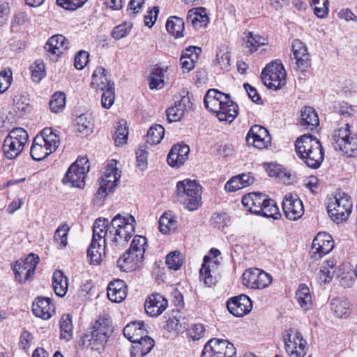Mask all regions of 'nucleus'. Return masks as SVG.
<instances>
[{
    "mask_svg": "<svg viewBox=\"0 0 357 357\" xmlns=\"http://www.w3.org/2000/svg\"><path fill=\"white\" fill-rule=\"evenodd\" d=\"M295 150L298 157L308 167L317 169L324 158V148L316 137L312 135H303L297 138Z\"/></svg>",
    "mask_w": 357,
    "mask_h": 357,
    "instance_id": "f257e3e1",
    "label": "nucleus"
},
{
    "mask_svg": "<svg viewBox=\"0 0 357 357\" xmlns=\"http://www.w3.org/2000/svg\"><path fill=\"white\" fill-rule=\"evenodd\" d=\"M135 220L130 214H117L111 220L107 238L114 250L125 247L135 231Z\"/></svg>",
    "mask_w": 357,
    "mask_h": 357,
    "instance_id": "f03ea898",
    "label": "nucleus"
},
{
    "mask_svg": "<svg viewBox=\"0 0 357 357\" xmlns=\"http://www.w3.org/2000/svg\"><path fill=\"white\" fill-rule=\"evenodd\" d=\"M202 186L196 180L188 178L177 182L175 195L177 202L190 211L197 210L202 204Z\"/></svg>",
    "mask_w": 357,
    "mask_h": 357,
    "instance_id": "7ed1b4c3",
    "label": "nucleus"
},
{
    "mask_svg": "<svg viewBox=\"0 0 357 357\" xmlns=\"http://www.w3.org/2000/svg\"><path fill=\"white\" fill-rule=\"evenodd\" d=\"M60 139L56 130L44 128L33 139L30 154L34 160H42L54 152L59 147Z\"/></svg>",
    "mask_w": 357,
    "mask_h": 357,
    "instance_id": "20e7f679",
    "label": "nucleus"
},
{
    "mask_svg": "<svg viewBox=\"0 0 357 357\" xmlns=\"http://www.w3.org/2000/svg\"><path fill=\"white\" fill-rule=\"evenodd\" d=\"M112 321L107 315L100 317L92 327L89 333H86L82 342L84 345L91 346L92 349L98 350L104 347L113 331Z\"/></svg>",
    "mask_w": 357,
    "mask_h": 357,
    "instance_id": "39448f33",
    "label": "nucleus"
},
{
    "mask_svg": "<svg viewBox=\"0 0 357 357\" xmlns=\"http://www.w3.org/2000/svg\"><path fill=\"white\" fill-rule=\"evenodd\" d=\"M331 143L335 151H340L348 157L357 155V136L350 131L349 123H343L334 130Z\"/></svg>",
    "mask_w": 357,
    "mask_h": 357,
    "instance_id": "423d86ee",
    "label": "nucleus"
},
{
    "mask_svg": "<svg viewBox=\"0 0 357 357\" xmlns=\"http://www.w3.org/2000/svg\"><path fill=\"white\" fill-rule=\"evenodd\" d=\"M147 246L146 238L144 236H135L132 241L129 250L117 261V265L121 271H132L141 262Z\"/></svg>",
    "mask_w": 357,
    "mask_h": 357,
    "instance_id": "0eeeda50",
    "label": "nucleus"
},
{
    "mask_svg": "<svg viewBox=\"0 0 357 357\" xmlns=\"http://www.w3.org/2000/svg\"><path fill=\"white\" fill-rule=\"evenodd\" d=\"M352 202L350 196L342 192H337L330 199L327 209L331 218L337 223L346 220L352 210Z\"/></svg>",
    "mask_w": 357,
    "mask_h": 357,
    "instance_id": "6e6552de",
    "label": "nucleus"
},
{
    "mask_svg": "<svg viewBox=\"0 0 357 357\" xmlns=\"http://www.w3.org/2000/svg\"><path fill=\"white\" fill-rule=\"evenodd\" d=\"M213 92H206L204 97V105L207 109L215 113L220 121L232 122L238 114V106L236 102H216L212 98Z\"/></svg>",
    "mask_w": 357,
    "mask_h": 357,
    "instance_id": "1a4fd4ad",
    "label": "nucleus"
},
{
    "mask_svg": "<svg viewBox=\"0 0 357 357\" xmlns=\"http://www.w3.org/2000/svg\"><path fill=\"white\" fill-rule=\"evenodd\" d=\"M28 133L22 128H13L3 142L5 156L10 160L16 158L23 151L27 141Z\"/></svg>",
    "mask_w": 357,
    "mask_h": 357,
    "instance_id": "9d476101",
    "label": "nucleus"
},
{
    "mask_svg": "<svg viewBox=\"0 0 357 357\" xmlns=\"http://www.w3.org/2000/svg\"><path fill=\"white\" fill-rule=\"evenodd\" d=\"M264 84L273 90L281 89L286 84V71L280 60H275L266 65L261 72Z\"/></svg>",
    "mask_w": 357,
    "mask_h": 357,
    "instance_id": "9b49d317",
    "label": "nucleus"
},
{
    "mask_svg": "<svg viewBox=\"0 0 357 357\" xmlns=\"http://www.w3.org/2000/svg\"><path fill=\"white\" fill-rule=\"evenodd\" d=\"M89 162L86 158H78L68 168L62 179L63 183L70 187L83 188L85 185L86 174L89 171Z\"/></svg>",
    "mask_w": 357,
    "mask_h": 357,
    "instance_id": "f8f14e48",
    "label": "nucleus"
},
{
    "mask_svg": "<svg viewBox=\"0 0 357 357\" xmlns=\"http://www.w3.org/2000/svg\"><path fill=\"white\" fill-rule=\"evenodd\" d=\"M284 349L289 357H304L307 351V342L300 331L289 328L283 335Z\"/></svg>",
    "mask_w": 357,
    "mask_h": 357,
    "instance_id": "ddd939ff",
    "label": "nucleus"
},
{
    "mask_svg": "<svg viewBox=\"0 0 357 357\" xmlns=\"http://www.w3.org/2000/svg\"><path fill=\"white\" fill-rule=\"evenodd\" d=\"M39 261V257L33 253L28 255L24 258L17 260L13 266L15 279L20 283H25L34 274Z\"/></svg>",
    "mask_w": 357,
    "mask_h": 357,
    "instance_id": "4468645a",
    "label": "nucleus"
},
{
    "mask_svg": "<svg viewBox=\"0 0 357 357\" xmlns=\"http://www.w3.org/2000/svg\"><path fill=\"white\" fill-rule=\"evenodd\" d=\"M236 348L227 340L213 338L204 346L202 357H234Z\"/></svg>",
    "mask_w": 357,
    "mask_h": 357,
    "instance_id": "2eb2a0df",
    "label": "nucleus"
},
{
    "mask_svg": "<svg viewBox=\"0 0 357 357\" xmlns=\"http://www.w3.org/2000/svg\"><path fill=\"white\" fill-rule=\"evenodd\" d=\"M120 178L119 170L112 164L107 165L105 168L103 176L100 181V187L96 194V199H102L112 192Z\"/></svg>",
    "mask_w": 357,
    "mask_h": 357,
    "instance_id": "dca6fc26",
    "label": "nucleus"
},
{
    "mask_svg": "<svg viewBox=\"0 0 357 357\" xmlns=\"http://www.w3.org/2000/svg\"><path fill=\"white\" fill-rule=\"evenodd\" d=\"M243 284L252 289H264L272 282V277L261 269L252 268L244 271Z\"/></svg>",
    "mask_w": 357,
    "mask_h": 357,
    "instance_id": "f3484780",
    "label": "nucleus"
},
{
    "mask_svg": "<svg viewBox=\"0 0 357 357\" xmlns=\"http://www.w3.org/2000/svg\"><path fill=\"white\" fill-rule=\"evenodd\" d=\"M69 48L70 43L68 40L61 34H56L50 37L44 47L46 56L53 61H56L59 57L66 53Z\"/></svg>",
    "mask_w": 357,
    "mask_h": 357,
    "instance_id": "a211bd4d",
    "label": "nucleus"
},
{
    "mask_svg": "<svg viewBox=\"0 0 357 357\" xmlns=\"http://www.w3.org/2000/svg\"><path fill=\"white\" fill-rule=\"evenodd\" d=\"M282 209L285 217L291 221L300 219L304 214L303 202L296 195H285L282 202Z\"/></svg>",
    "mask_w": 357,
    "mask_h": 357,
    "instance_id": "6ab92c4d",
    "label": "nucleus"
},
{
    "mask_svg": "<svg viewBox=\"0 0 357 357\" xmlns=\"http://www.w3.org/2000/svg\"><path fill=\"white\" fill-rule=\"evenodd\" d=\"M334 247L332 237L326 233H319L314 238L310 249L311 257L317 260L329 253Z\"/></svg>",
    "mask_w": 357,
    "mask_h": 357,
    "instance_id": "aec40b11",
    "label": "nucleus"
},
{
    "mask_svg": "<svg viewBox=\"0 0 357 357\" xmlns=\"http://www.w3.org/2000/svg\"><path fill=\"white\" fill-rule=\"evenodd\" d=\"M246 142L258 149L267 148L271 143V137L268 131L259 125H254L249 130L246 135Z\"/></svg>",
    "mask_w": 357,
    "mask_h": 357,
    "instance_id": "412c9836",
    "label": "nucleus"
},
{
    "mask_svg": "<svg viewBox=\"0 0 357 357\" xmlns=\"http://www.w3.org/2000/svg\"><path fill=\"white\" fill-rule=\"evenodd\" d=\"M227 307L231 314L241 317L251 311L252 302L248 296L241 294L229 298L227 303Z\"/></svg>",
    "mask_w": 357,
    "mask_h": 357,
    "instance_id": "4be33fe9",
    "label": "nucleus"
},
{
    "mask_svg": "<svg viewBox=\"0 0 357 357\" xmlns=\"http://www.w3.org/2000/svg\"><path fill=\"white\" fill-rule=\"evenodd\" d=\"M294 58L296 61L297 70L305 72L311 66L310 54L305 43L298 39L292 43Z\"/></svg>",
    "mask_w": 357,
    "mask_h": 357,
    "instance_id": "5701e85b",
    "label": "nucleus"
},
{
    "mask_svg": "<svg viewBox=\"0 0 357 357\" xmlns=\"http://www.w3.org/2000/svg\"><path fill=\"white\" fill-rule=\"evenodd\" d=\"M167 300L160 294H153L148 297L144 303L146 314L152 317L160 315L167 307Z\"/></svg>",
    "mask_w": 357,
    "mask_h": 357,
    "instance_id": "b1692460",
    "label": "nucleus"
},
{
    "mask_svg": "<svg viewBox=\"0 0 357 357\" xmlns=\"http://www.w3.org/2000/svg\"><path fill=\"white\" fill-rule=\"evenodd\" d=\"M33 314L43 320L50 319L55 312V307L49 298L38 297L32 303Z\"/></svg>",
    "mask_w": 357,
    "mask_h": 357,
    "instance_id": "393cba45",
    "label": "nucleus"
},
{
    "mask_svg": "<svg viewBox=\"0 0 357 357\" xmlns=\"http://www.w3.org/2000/svg\"><path fill=\"white\" fill-rule=\"evenodd\" d=\"M190 148L186 144H177L172 147L167 155V162L172 167H179L188 158Z\"/></svg>",
    "mask_w": 357,
    "mask_h": 357,
    "instance_id": "a878e982",
    "label": "nucleus"
},
{
    "mask_svg": "<svg viewBox=\"0 0 357 357\" xmlns=\"http://www.w3.org/2000/svg\"><path fill=\"white\" fill-rule=\"evenodd\" d=\"M201 52V48L195 46H190L183 51L180 59L183 73H189L195 68Z\"/></svg>",
    "mask_w": 357,
    "mask_h": 357,
    "instance_id": "bb28decb",
    "label": "nucleus"
},
{
    "mask_svg": "<svg viewBox=\"0 0 357 357\" xmlns=\"http://www.w3.org/2000/svg\"><path fill=\"white\" fill-rule=\"evenodd\" d=\"M298 124L305 130H313L319 124L318 114L312 107L305 106L301 111Z\"/></svg>",
    "mask_w": 357,
    "mask_h": 357,
    "instance_id": "cd10ccee",
    "label": "nucleus"
},
{
    "mask_svg": "<svg viewBox=\"0 0 357 357\" xmlns=\"http://www.w3.org/2000/svg\"><path fill=\"white\" fill-rule=\"evenodd\" d=\"M123 335L132 343L149 337L143 321H135L128 324L123 329Z\"/></svg>",
    "mask_w": 357,
    "mask_h": 357,
    "instance_id": "c85d7f7f",
    "label": "nucleus"
},
{
    "mask_svg": "<svg viewBox=\"0 0 357 357\" xmlns=\"http://www.w3.org/2000/svg\"><path fill=\"white\" fill-rule=\"evenodd\" d=\"M266 197L262 193H249L243 197L242 204L250 213L259 215Z\"/></svg>",
    "mask_w": 357,
    "mask_h": 357,
    "instance_id": "c756f323",
    "label": "nucleus"
},
{
    "mask_svg": "<svg viewBox=\"0 0 357 357\" xmlns=\"http://www.w3.org/2000/svg\"><path fill=\"white\" fill-rule=\"evenodd\" d=\"M187 23L191 24L196 29L206 26L208 23L206 9L202 7L190 9L188 13Z\"/></svg>",
    "mask_w": 357,
    "mask_h": 357,
    "instance_id": "7c9ffc66",
    "label": "nucleus"
},
{
    "mask_svg": "<svg viewBox=\"0 0 357 357\" xmlns=\"http://www.w3.org/2000/svg\"><path fill=\"white\" fill-rule=\"evenodd\" d=\"M109 222L105 218L96 220L93 228V236L91 242L93 243L106 244V236L109 234Z\"/></svg>",
    "mask_w": 357,
    "mask_h": 357,
    "instance_id": "2f4dec72",
    "label": "nucleus"
},
{
    "mask_svg": "<svg viewBox=\"0 0 357 357\" xmlns=\"http://www.w3.org/2000/svg\"><path fill=\"white\" fill-rule=\"evenodd\" d=\"M126 286L121 280H116L109 284L107 297L114 303H120L126 297Z\"/></svg>",
    "mask_w": 357,
    "mask_h": 357,
    "instance_id": "473e14b6",
    "label": "nucleus"
},
{
    "mask_svg": "<svg viewBox=\"0 0 357 357\" xmlns=\"http://www.w3.org/2000/svg\"><path fill=\"white\" fill-rule=\"evenodd\" d=\"M91 85L93 88L100 91L114 87L112 82L108 79L106 75V70L102 67H98L92 75Z\"/></svg>",
    "mask_w": 357,
    "mask_h": 357,
    "instance_id": "72a5a7b5",
    "label": "nucleus"
},
{
    "mask_svg": "<svg viewBox=\"0 0 357 357\" xmlns=\"http://www.w3.org/2000/svg\"><path fill=\"white\" fill-rule=\"evenodd\" d=\"M132 344L130 349V357H144L153 349L154 340L151 337H145V339Z\"/></svg>",
    "mask_w": 357,
    "mask_h": 357,
    "instance_id": "f704fd0d",
    "label": "nucleus"
},
{
    "mask_svg": "<svg viewBox=\"0 0 357 357\" xmlns=\"http://www.w3.org/2000/svg\"><path fill=\"white\" fill-rule=\"evenodd\" d=\"M52 287L58 296L63 297L66 294L68 287V278L61 271L56 270L54 272Z\"/></svg>",
    "mask_w": 357,
    "mask_h": 357,
    "instance_id": "c9c22d12",
    "label": "nucleus"
},
{
    "mask_svg": "<svg viewBox=\"0 0 357 357\" xmlns=\"http://www.w3.org/2000/svg\"><path fill=\"white\" fill-rule=\"evenodd\" d=\"M297 301L304 311H307L312 307V298L309 287L305 284L299 285L296 293Z\"/></svg>",
    "mask_w": 357,
    "mask_h": 357,
    "instance_id": "e433bc0d",
    "label": "nucleus"
},
{
    "mask_svg": "<svg viewBox=\"0 0 357 357\" xmlns=\"http://www.w3.org/2000/svg\"><path fill=\"white\" fill-rule=\"evenodd\" d=\"M168 67H160L156 66L152 70L150 75V83L149 86L151 89H162L164 85V77L167 73Z\"/></svg>",
    "mask_w": 357,
    "mask_h": 357,
    "instance_id": "4c0bfd02",
    "label": "nucleus"
},
{
    "mask_svg": "<svg viewBox=\"0 0 357 357\" xmlns=\"http://www.w3.org/2000/svg\"><path fill=\"white\" fill-rule=\"evenodd\" d=\"M184 26L183 19L177 16L169 17L166 23L167 31L176 38L183 36Z\"/></svg>",
    "mask_w": 357,
    "mask_h": 357,
    "instance_id": "58836bf2",
    "label": "nucleus"
},
{
    "mask_svg": "<svg viewBox=\"0 0 357 357\" xmlns=\"http://www.w3.org/2000/svg\"><path fill=\"white\" fill-rule=\"evenodd\" d=\"M60 337L66 342L70 341L73 336V326L72 316L69 314H63L60 319Z\"/></svg>",
    "mask_w": 357,
    "mask_h": 357,
    "instance_id": "ea45409f",
    "label": "nucleus"
},
{
    "mask_svg": "<svg viewBox=\"0 0 357 357\" xmlns=\"http://www.w3.org/2000/svg\"><path fill=\"white\" fill-rule=\"evenodd\" d=\"M336 261L334 259H330L323 262L319 271L320 283H328L333 279L335 272Z\"/></svg>",
    "mask_w": 357,
    "mask_h": 357,
    "instance_id": "a19ab883",
    "label": "nucleus"
},
{
    "mask_svg": "<svg viewBox=\"0 0 357 357\" xmlns=\"http://www.w3.org/2000/svg\"><path fill=\"white\" fill-rule=\"evenodd\" d=\"M105 247L106 244L91 242L87 250V255L91 264H99L101 262L102 255L105 254Z\"/></svg>",
    "mask_w": 357,
    "mask_h": 357,
    "instance_id": "79ce46f5",
    "label": "nucleus"
},
{
    "mask_svg": "<svg viewBox=\"0 0 357 357\" xmlns=\"http://www.w3.org/2000/svg\"><path fill=\"white\" fill-rule=\"evenodd\" d=\"M331 310L339 317H347L350 312V305L348 301L342 298L332 300Z\"/></svg>",
    "mask_w": 357,
    "mask_h": 357,
    "instance_id": "37998d69",
    "label": "nucleus"
},
{
    "mask_svg": "<svg viewBox=\"0 0 357 357\" xmlns=\"http://www.w3.org/2000/svg\"><path fill=\"white\" fill-rule=\"evenodd\" d=\"M165 135V128L160 124H155L150 127L146 135L147 143L154 145L159 144Z\"/></svg>",
    "mask_w": 357,
    "mask_h": 357,
    "instance_id": "c03bdc74",
    "label": "nucleus"
},
{
    "mask_svg": "<svg viewBox=\"0 0 357 357\" xmlns=\"http://www.w3.org/2000/svg\"><path fill=\"white\" fill-rule=\"evenodd\" d=\"M259 215L266 218L278 219L280 213L275 202L266 197Z\"/></svg>",
    "mask_w": 357,
    "mask_h": 357,
    "instance_id": "a18cd8bd",
    "label": "nucleus"
},
{
    "mask_svg": "<svg viewBox=\"0 0 357 357\" xmlns=\"http://www.w3.org/2000/svg\"><path fill=\"white\" fill-rule=\"evenodd\" d=\"M128 135V128L126 122L123 120L118 122L116 131L113 136L114 142L116 146H122L127 143Z\"/></svg>",
    "mask_w": 357,
    "mask_h": 357,
    "instance_id": "49530a36",
    "label": "nucleus"
},
{
    "mask_svg": "<svg viewBox=\"0 0 357 357\" xmlns=\"http://www.w3.org/2000/svg\"><path fill=\"white\" fill-rule=\"evenodd\" d=\"M185 105L181 102H176L175 105L167 110V117L169 122H176L179 121L185 114Z\"/></svg>",
    "mask_w": 357,
    "mask_h": 357,
    "instance_id": "de8ad7c7",
    "label": "nucleus"
},
{
    "mask_svg": "<svg viewBox=\"0 0 357 357\" xmlns=\"http://www.w3.org/2000/svg\"><path fill=\"white\" fill-rule=\"evenodd\" d=\"M216 63L224 70H228L230 66V54L227 47L225 45L218 48L216 53Z\"/></svg>",
    "mask_w": 357,
    "mask_h": 357,
    "instance_id": "09e8293b",
    "label": "nucleus"
},
{
    "mask_svg": "<svg viewBox=\"0 0 357 357\" xmlns=\"http://www.w3.org/2000/svg\"><path fill=\"white\" fill-rule=\"evenodd\" d=\"M211 259L209 256H205L204 258V263L199 271L200 280H203L208 286H211L214 283L213 278L211 275L210 264Z\"/></svg>",
    "mask_w": 357,
    "mask_h": 357,
    "instance_id": "8fccbe9b",
    "label": "nucleus"
},
{
    "mask_svg": "<svg viewBox=\"0 0 357 357\" xmlns=\"http://www.w3.org/2000/svg\"><path fill=\"white\" fill-rule=\"evenodd\" d=\"M77 130L83 134L88 135L92 131L91 118L86 114H82L77 117L76 120Z\"/></svg>",
    "mask_w": 357,
    "mask_h": 357,
    "instance_id": "3c124183",
    "label": "nucleus"
},
{
    "mask_svg": "<svg viewBox=\"0 0 357 357\" xmlns=\"http://www.w3.org/2000/svg\"><path fill=\"white\" fill-rule=\"evenodd\" d=\"M31 79L34 82L39 83L46 75L45 63L42 60H36L30 66Z\"/></svg>",
    "mask_w": 357,
    "mask_h": 357,
    "instance_id": "603ef678",
    "label": "nucleus"
},
{
    "mask_svg": "<svg viewBox=\"0 0 357 357\" xmlns=\"http://www.w3.org/2000/svg\"><path fill=\"white\" fill-rule=\"evenodd\" d=\"M66 105V95L63 92H56L52 96L50 108L54 113L61 112Z\"/></svg>",
    "mask_w": 357,
    "mask_h": 357,
    "instance_id": "864d4df0",
    "label": "nucleus"
},
{
    "mask_svg": "<svg viewBox=\"0 0 357 357\" xmlns=\"http://www.w3.org/2000/svg\"><path fill=\"white\" fill-rule=\"evenodd\" d=\"M267 43L268 41L266 38L258 34H254L252 32L248 33L246 47L249 49L250 52H255L259 47L265 45Z\"/></svg>",
    "mask_w": 357,
    "mask_h": 357,
    "instance_id": "5fc2aeb1",
    "label": "nucleus"
},
{
    "mask_svg": "<svg viewBox=\"0 0 357 357\" xmlns=\"http://www.w3.org/2000/svg\"><path fill=\"white\" fill-rule=\"evenodd\" d=\"M183 258L178 251H172L166 257V265L169 269L177 271L183 264Z\"/></svg>",
    "mask_w": 357,
    "mask_h": 357,
    "instance_id": "6e6d98bb",
    "label": "nucleus"
},
{
    "mask_svg": "<svg viewBox=\"0 0 357 357\" xmlns=\"http://www.w3.org/2000/svg\"><path fill=\"white\" fill-rule=\"evenodd\" d=\"M69 229L66 224H62L56 229L54 233V239L61 248H65L68 244L67 236Z\"/></svg>",
    "mask_w": 357,
    "mask_h": 357,
    "instance_id": "4d7b16f0",
    "label": "nucleus"
},
{
    "mask_svg": "<svg viewBox=\"0 0 357 357\" xmlns=\"http://www.w3.org/2000/svg\"><path fill=\"white\" fill-rule=\"evenodd\" d=\"M187 334L192 340H199L205 335V328L202 324H195L188 329Z\"/></svg>",
    "mask_w": 357,
    "mask_h": 357,
    "instance_id": "13d9d810",
    "label": "nucleus"
},
{
    "mask_svg": "<svg viewBox=\"0 0 357 357\" xmlns=\"http://www.w3.org/2000/svg\"><path fill=\"white\" fill-rule=\"evenodd\" d=\"M131 28L132 24L130 23H122L114 28L112 33V37L116 40H120L128 35Z\"/></svg>",
    "mask_w": 357,
    "mask_h": 357,
    "instance_id": "bf43d9fd",
    "label": "nucleus"
},
{
    "mask_svg": "<svg viewBox=\"0 0 357 357\" xmlns=\"http://www.w3.org/2000/svg\"><path fill=\"white\" fill-rule=\"evenodd\" d=\"M12 75L10 69L3 70L0 73V93L5 92L11 85Z\"/></svg>",
    "mask_w": 357,
    "mask_h": 357,
    "instance_id": "052dcab7",
    "label": "nucleus"
},
{
    "mask_svg": "<svg viewBox=\"0 0 357 357\" xmlns=\"http://www.w3.org/2000/svg\"><path fill=\"white\" fill-rule=\"evenodd\" d=\"M230 217L226 213H215L211 218V222L218 229H224L228 226Z\"/></svg>",
    "mask_w": 357,
    "mask_h": 357,
    "instance_id": "680f3d73",
    "label": "nucleus"
},
{
    "mask_svg": "<svg viewBox=\"0 0 357 357\" xmlns=\"http://www.w3.org/2000/svg\"><path fill=\"white\" fill-rule=\"evenodd\" d=\"M114 101V87L102 90L101 104L102 107L109 109Z\"/></svg>",
    "mask_w": 357,
    "mask_h": 357,
    "instance_id": "e2e57ef3",
    "label": "nucleus"
},
{
    "mask_svg": "<svg viewBox=\"0 0 357 357\" xmlns=\"http://www.w3.org/2000/svg\"><path fill=\"white\" fill-rule=\"evenodd\" d=\"M87 0H56L59 6L66 10H75L82 6Z\"/></svg>",
    "mask_w": 357,
    "mask_h": 357,
    "instance_id": "0e129e2a",
    "label": "nucleus"
},
{
    "mask_svg": "<svg viewBox=\"0 0 357 357\" xmlns=\"http://www.w3.org/2000/svg\"><path fill=\"white\" fill-rule=\"evenodd\" d=\"M314 6V13L319 18H324L328 13V0L320 1V4L312 5Z\"/></svg>",
    "mask_w": 357,
    "mask_h": 357,
    "instance_id": "69168bd1",
    "label": "nucleus"
},
{
    "mask_svg": "<svg viewBox=\"0 0 357 357\" xmlns=\"http://www.w3.org/2000/svg\"><path fill=\"white\" fill-rule=\"evenodd\" d=\"M89 54L87 52L80 51L75 57L74 66L77 70L84 68L89 61Z\"/></svg>",
    "mask_w": 357,
    "mask_h": 357,
    "instance_id": "338daca9",
    "label": "nucleus"
},
{
    "mask_svg": "<svg viewBox=\"0 0 357 357\" xmlns=\"http://www.w3.org/2000/svg\"><path fill=\"white\" fill-rule=\"evenodd\" d=\"M242 188H243V185L240 181L238 175L232 177L225 185V189L227 192H236Z\"/></svg>",
    "mask_w": 357,
    "mask_h": 357,
    "instance_id": "774afa93",
    "label": "nucleus"
}]
</instances>
